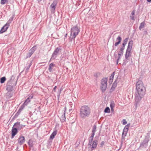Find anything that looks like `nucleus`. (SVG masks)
<instances>
[{"mask_svg":"<svg viewBox=\"0 0 151 151\" xmlns=\"http://www.w3.org/2000/svg\"><path fill=\"white\" fill-rule=\"evenodd\" d=\"M33 97V96L32 95L29 96L23 103L26 106H27L28 104L30 101V99H32Z\"/></svg>","mask_w":151,"mask_h":151,"instance_id":"11","label":"nucleus"},{"mask_svg":"<svg viewBox=\"0 0 151 151\" xmlns=\"http://www.w3.org/2000/svg\"><path fill=\"white\" fill-rule=\"evenodd\" d=\"M13 126L16 128H17V129H20L24 127V126L21 124L19 122H17L14 124Z\"/></svg>","mask_w":151,"mask_h":151,"instance_id":"8","label":"nucleus"},{"mask_svg":"<svg viewBox=\"0 0 151 151\" xmlns=\"http://www.w3.org/2000/svg\"><path fill=\"white\" fill-rule=\"evenodd\" d=\"M17 128H15L14 126L12 127V135L13 137H14L15 135H16L17 133Z\"/></svg>","mask_w":151,"mask_h":151,"instance_id":"15","label":"nucleus"},{"mask_svg":"<svg viewBox=\"0 0 151 151\" xmlns=\"http://www.w3.org/2000/svg\"><path fill=\"white\" fill-rule=\"evenodd\" d=\"M25 141V139L23 136L20 137L18 140V142L20 145L22 144Z\"/></svg>","mask_w":151,"mask_h":151,"instance_id":"17","label":"nucleus"},{"mask_svg":"<svg viewBox=\"0 0 151 151\" xmlns=\"http://www.w3.org/2000/svg\"><path fill=\"white\" fill-rule=\"evenodd\" d=\"M136 90L135 99V101L138 103L141 100L144 95L146 90L142 81H137L136 84Z\"/></svg>","mask_w":151,"mask_h":151,"instance_id":"1","label":"nucleus"},{"mask_svg":"<svg viewBox=\"0 0 151 151\" xmlns=\"http://www.w3.org/2000/svg\"><path fill=\"white\" fill-rule=\"evenodd\" d=\"M80 30L78 27L76 26L72 27L71 29L70 36L72 39H74L78 35Z\"/></svg>","mask_w":151,"mask_h":151,"instance_id":"3","label":"nucleus"},{"mask_svg":"<svg viewBox=\"0 0 151 151\" xmlns=\"http://www.w3.org/2000/svg\"><path fill=\"white\" fill-rule=\"evenodd\" d=\"M57 132V131H54L50 135V138L51 139H53L55 136L56 135Z\"/></svg>","mask_w":151,"mask_h":151,"instance_id":"21","label":"nucleus"},{"mask_svg":"<svg viewBox=\"0 0 151 151\" xmlns=\"http://www.w3.org/2000/svg\"><path fill=\"white\" fill-rule=\"evenodd\" d=\"M135 11L134 10H133L131 14H132V15H134L135 14Z\"/></svg>","mask_w":151,"mask_h":151,"instance_id":"40","label":"nucleus"},{"mask_svg":"<svg viewBox=\"0 0 151 151\" xmlns=\"http://www.w3.org/2000/svg\"><path fill=\"white\" fill-rule=\"evenodd\" d=\"M65 110L64 111L63 114H62V116L60 118V120L62 122H64L66 120L65 116V110L66 109V107H65Z\"/></svg>","mask_w":151,"mask_h":151,"instance_id":"14","label":"nucleus"},{"mask_svg":"<svg viewBox=\"0 0 151 151\" xmlns=\"http://www.w3.org/2000/svg\"><path fill=\"white\" fill-rule=\"evenodd\" d=\"M104 144V141H102L101 143V146H103Z\"/></svg>","mask_w":151,"mask_h":151,"instance_id":"41","label":"nucleus"},{"mask_svg":"<svg viewBox=\"0 0 151 151\" xmlns=\"http://www.w3.org/2000/svg\"><path fill=\"white\" fill-rule=\"evenodd\" d=\"M115 106V104L114 101L111 102L110 104V107L112 112L114 111V108Z\"/></svg>","mask_w":151,"mask_h":151,"instance_id":"20","label":"nucleus"},{"mask_svg":"<svg viewBox=\"0 0 151 151\" xmlns=\"http://www.w3.org/2000/svg\"><path fill=\"white\" fill-rule=\"evenodd\" d=\"M115 72H114L111 75V76H110V80H112L113 79V78L114 77V74H115Z\"/></svg>","mask_w":151,"mask_h":151,"instance_id":"30","label":"nucleus"},{"mask_svg":"<svg viewBox=\"0 0 151 151\" xmlns=\"http://www.w3.org/2000/svg\"><path fill=\"white\" fill-rule=\"evenodd\" d=\"M128 131L123 129L122 135V139H124L126 136Z\"/></svg>","mask_w":151,"mask_h":151,"instance_id":"18","label":"nucleus"},{"mask_svg":"<svg viewBox=\"0 0 151 151\" xmlns=\"http://www.w3.org/2000/svg\"><path fill=\"white\" fill-rule=\"evenodd\" d=\"M35 50V47L34 46L29 51V53L27 54V58H29L31 55L33 53Z\"/></svg>","mask_w":151,"mask_h":151,"instance_id":"10","label":"nucleus"},{"mask_svg":"<svg viewBox=\"0 0 151 151\" xmlns=\"http://www.w3.org/2000/svg\"><path fill=\"white\" fill-rule=\"evenodd\" d=\"M57 4L56 1H54L50 6V8L52 12L54 13L55 12L56 6Z\"/></svg>","mask_w":151,"mask_h":151,"instance_id":"7","label":"nucleus"},{"mask_svg":"<svg viewBox=\"0 0 151 151\" xmlns=\"http://www.w3.org/2000/svg\"><path fill=\"white\" fill-rule=\"evenodd\" d=\"M145 25V23L144 22H142L140 25L139 27V29L141 30L144 27V26Z\"/></svg>","mask_w":151,"mask_h":151,"instance_id":"23","label":"nucleus"},{"mask_svg":"<svg viewBox=\"0 0 151 151\" xmlns=\"http://www.w3.org/2000/svg\"><path fill=\"white\" fill-rule=\"evenodd\" d=\"M130 19H131L133 20H134V15L131 16H130Z\"/></svg>","mask_w":151,"mask_h":151,"instance_id":"38","label":"nucleus"},{"mask_svg":"<svg viewBox=\"0 0 151 151\" xmlns=\"http://www.w3.org/2000/svg\"><path fill=\"white\" fill-rule=\"evenodd\" d=\"M104 112L105 113H109L110 112V109L108 107H106L104 110Z\"/></svg>","mask_w":151,"mask_h":151,"instance_id":"29","label":"nucleus"},{"mask_svg":"<svg viewBox=\"0 0 151 151\" xmlns=\"http://www.w3.org/2000/svg\"><path fill=\"white\" fill-rule=\"evenodd\" d=\"M55 64L53 63H51L49 65L48 70L50 72H51L52 71V68L54 67Z\"/></svg>","mask_w":151,"mask_h":151,"instance_id":"22","label":"nucleus"},{"mask_svg":"<svg viewBox=\"0 0 151 151\" xmlns=\"http://www.w3.org/2000/svg\"><path fill=\"white\" fill-rule=\"evenodd\" d=\"M6 80V78L5 77H3L0 79V82L1 83H2L4 82Z\"/></svg>","mask_w":151,"mask_h":151,"instance_id":"24","label":"nucleus"},{"mask_svg":"<svg viewBox=\"0 0 151 151\" xmlns=\"http://www.w3.org/2000/svg\"><path fill=\"white\" fill-rule=\"evenodd\" d=\"M130 124L128 123L125 126L124 129V130H125L128 131L129 128L130 127Z\"/></svg>","mask_w":151,"mask_h":151,"instance_id":"26","label":"nucleus"},{"mask_svg":"<svg viewBox=\"0 0 151 151\" xmlns=\"http://www.w3.org/2000/svg\"><path fill=\"white\" fill-rule=\"evenodd\" d=\"M8 0H1V4H4L8 3Z\"/></svg>","mask_w":151,"mask_h":151,"instance_id":"28","label":"nucleus"},{"mask_svg":"<svg viewBox=\"0 0 151 151\" xmlns=\"http://www.w3.org/2000/svg\"><path fill=\"white\" fill-rule=\"evenodd\" d=\"M123 53V52H122L120 51L118 53V58L117 60L116 61L117 64L118 63L119 60L120 59Z\"/></svg>","mask_w":151,"mask_h":151,"instance_id":"19","label":"nucleus"},{"mask_svg":"<svg viewBox=\"0 0 151 151\" xmlns=\"http://www.w3.org/2000/svg\"><path fill=\"white\" fill-rule=\"evenodd\" d=\"M133 45V41L131 40L129 42L127 50H131Z\"/></svg>","mask_w":151,"mask_h":151,"instance_id":"16","label":"nucleus"},{"mask_svg":"<svg viewBox=\"0 0 151 151\" xmlns=\"http://www.w3.org/2000/svg\"><path fill=\"white\" fill-rule=\"evenodd\" d=\"M25 106H26V105L24 104H23L22 105H21V106L20 107V110H22L24 109V107Z\"/></svg>","mask_w":151,"mask_h":151,"instance_id":"35","label":"nucleus"},{"mask_svg":"<svg viewBox=\"0 0 151 151\" xmlns=\"http://www.w3.org/2000/svg\"><path fill=\"white\" fill-rule=\"evenodd\" d=\"M11 82V80L8 82L6 86V90L8 91H11L13 90V86L11 85H8V83Z\"/></svg>","mask_w":151,"mask_h":151,"instance_id":"12","label":"nucleus"},{"mask_svg":"<svg viewBox=\"0 0 151 151\" xmlns=\"http://www.w3.org/2000/svg\"><path fill=\"white\" fill-rule=\"evenodd\" d=\"M116 40L118 41V42H121L122 41V38L120 36H119L116 38Z\"/></svg>","mask_w":151,"mask_h":151,"instance_id":"31","label":"nucleus"},{"mask_svg":"<svg viewBox=\"0 0 151 151\" xmlns=\"http://www.w3.org/2000/svg\"><path fill=\"white\" fill-rule=\"evenodd\" d=\"M124 47H122L121 48L120 51L123 52V50H124Z\"/></svg>","mask_w":151,"mask_h":151,"instance_id":"39","label":"nucleus"},{"mask_svg":"<svg viewBox=\"0 0 151 151\" xmlns=\"http://www.w3.org/2000/svg\"><path fill=\"white\" fill-rule=\"evenodd\" d=\"M38 1V2H39V1H42V0H37Z\"/></svg>","mask_w":151,"mask_h":151,"instance_id":"46","label":"nucleus"},{"mask_svg":"<svg viewBox=\"0 0 151 151\" xmlns=\"http://www.w3.org/2000/svg\"><path fill=\"white\" fill-rule=\"evenodd\" d=\"M96 125H94L93 126L92 130V134H95V133L96 131Z\"/></svg>","mask_w":151,"mask_h":151,"instance_id":"27","label":"nucleus"},{"mask_svg":"<svg viewBox=\"0 0 151 151\" xmlns=\"http://www.w3.org/2000/svg\"><path fill=\"white\" fill-rule=\"evenodd\" d=\"M98 144V141L96 140H94V141H91V143L89 144V141L88 145L90 146L91 147V150L92 151L95 149L97 147Z\"/></svg>","mask_w":151,"mask_h":151,"instance_id":"5","label":"nucleus"},{"mask_svg":"<svg viewBox=\"0 0 151 151\" xmlns=\"http://www.w3.org/2000/svg\"><path fill=\"white\" fill-rule=\"evenodd\" d=\"M31 64H30V65H28L27 67L26 68V70L27 71L29 69V68H30Z\"/></svg>","mask_w":151,"mask_h":151,"instance_id":"36","label":"nucleus"},{"mask_svg":"<svg viewBox=\"0 0 151 151\" xmlns=\"http://www.w3.org/2000/svg\"><path fill=\"white\" fill-rule=\"evenodd\" d=\"M107 81V78H103L101 81L100 88L103 92H105L106 90Z\"/></svg>","mask_w":151,"mask_h":151,"instance_id":"4","label":"nucleus"},{"mask_svg":"<svg viewBox=\"0 0 151 151\" xmlns=\"http://www.w3.org/2000/svg\"><path fill=\"white\" fill-rule=\"evenodd\" d=\"M131 51L130 50H126L125 53V57L127 59H128V58L131 55Z\"/></svg>","mask_w":151,"mask_h":151,"instance_id":"13","label":"nucleus"},{"mask_svg":"<svg viewBox=\"0 0 151 151\" xmlns=\"http://www.w3.org/2000/svg\"><path fill=\"white\" fill-rule=\"evenodd\" d=\"M129 39V38L127 37L126 38H125L123 42L124 43H125L126 44H127V43L128 42V41Z\"/></svg>","mask_w":151,"mask_h":151,"instance_id":"33","label":"nucleus"},{"mask_svg":"<svg viewBox=\"0 0 151 151\" xmlns=\"http://www.w3.org/2000/svg\"><path fill=\"white\" fill-rule=\"evenodd\" d=\"M13 19V18H11L9 21L7 22L6 23H8L9 24H9L12 21Z\"/></svg>","mask_w":151,"mask_h":151,"instance_id":"32","label":"nucleus"},{"mask_svg":"<svg viewBox=\"0 0 151 151\" xmlns=\"http://www.w3.org/2000/svg\"><path fill=\"white\" fill-rule=\"evenodd\" d=\"M22 110H20V109H19V110H18V112H19V113H20L21 111H22Z\"/></svg>","mask_w":151,"mask_h":151,"instance_id":"44","label":"nucleus"},{"mask_svg":"<svg viewBox=\"0 0 151 151\" xmlns=\"http://www.w3.org/2000/svg\"><path fill=\"white\" fill-rule=\"evenodd\" d=\"M90 113V108L87 106L84 105L80 108V116L82 118H85L88 116Z\"/></svg>","mask_w":151,"mask_h":151,"instance_id":"2","label":"nucleus"},{"mask_svg":"<svg viewBox=\"0 0 151 151\" xmlns=\"http://www.w3.org/2000/svg\"><path fill=\"white\" fill-rule=\"evenodd\" d=\"M95 135V134H92L90 137V139H89V144L91 143V141H92L93 139V138Z\"/></svg>","mask_w":151,"mask_h":151,"instance_id":"25","label":"nucleus"},{"mask_svg":"<svg viewBox=\"0 0 151 151\" xmlns=\"http://www.w3.org/2000/svg\"><path fill=\"white\" fill-rule=\"evenodd\" d=\"M126 44L125 43H124V42H123L122 43V45L123 46V47H124Z\"/></svg>","mask_w":151,"mask_h":151,"instance_id":"42","label":"nucleus"},{"mask_svg":"<svg viewBox=\"0 0 151 151\" xmlns=\"http://www.w3.org/2000/svg\"><path fill=\"white\" fill-rule=\"evenodd\" d=\"M120 43V42H116L115 43V44H114V45L115 46H117Z\"/></svg>","mask_w":151,"mask_h":151,"instance_id":"37","label":"nucleus"},{"mask_svg":"<svg viewBox=\"0 0 151 151\" xmlns=\"http://www.w3.org/2000/svg\"><path fill=\"white\" fill-rule=\"evenodd\" d=\"M56 88H57V86H55V87L54 88V89H53L54 91H55Z\"/></svg>","mask_w":151,"mask_h":151,"instance_id":"43","label":"nucleus"},{"mask_svg":"<svg viewBox=\"0 0 151 151\" xmlns=\"http://www.w3.org/2000/svg\"><path fill=\"white\" fill-rule=\"evenodd\" d=\"M122 124L124 125L126 124L127 123V122L126 121V120L125 119H123V120H122Z\"/></svg>","mask_w":151,"mask_h":151,"instance_id":"34","label":"nucleus"},{"mask_svg":"<svg viewBox=\"0 0 151 151\" xmlns=\"http://www.w3.org/2000/svg\"><path fill=\"white\" fill-rule=\"evenodd\" d=\"M9 25L8 23H6L1 28L0 31V33H1L6 31L9 27Z\"/></svg>","mask_w":151,"mask_h":151,"instance_id":"9","label":"nucleus"},{"mask_svg":"<svg viewBox=\"0 0 151 151\" xmlns=\"http://www.w3.org/2000/svg\"><path fill=\"white\" fill-rule=\"evenodd\" d=\"M147 1L148 2H151V0H147Z\"/></svg>","mask_w":151,"mask_h":151,"instance_id":"45","label":"nucleus"},{"mask_svg":"<svg viewBox=\"0 0 151 151\" xmlns=\"http://www.w3.org/2000/svg\"><path fill=\"white\" fill-rule=\"evenodd\" d=\"M59 50L60 49L58 47H57L56 49L52 55L51 59H54L57 57Z\"/></svg>","mask_w":151,"mask_h":151,"instance_id":"6","label":"nucleus"}]
</instances>
